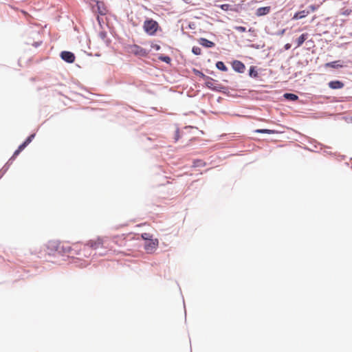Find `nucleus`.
Instances as JSON below:
<instances>
[{
	"instance_id": "obj_1",
	"label": "nucleus",
	"mask_w": 352,
	"mask_h": 352,
	"mask_svg": "<svg viewBox=\"0 0 352 352\" xmlns=\"http://www.w3.org/2000/svg\"><path fill=\"white\" fill-rule=\"evenodd\" d=\"M160 25L156 21L152 19H148L144 21L143 24V29L144 32L151 36H153L156 34Z\"/></svg>"
},
{
	"instance_id": "obj_2",
	"label": "nucleus",
	"mask_w": 352,
	"mask_h": 352,
	"mask_svg": "<svg viewBox=\"0 0 352 352\" xmlns=\"http://www.w3.org/2000/svg\"><path fill=\"white\" fill-rule=\"evenodd\" d=\"M106 244L107 241H104V239L98 237L95 239L88 241L85 244L84 249L87 247L91 248L93 250H97L102 248H107V245H106Z\"/></svg>"
},
{
	"instance_id": "obj_3",
	"label": "nucleus",
	"mask_w": 352,
	"mask_h": 352,
	"mask_svg": "<svg viewBox=\"0 0 352 352\" xmlns=\"http://www.w3.org/2000/svg\"><path fill=\"white\" fill-rule=\"evenodd\" d=\"M159 241L157 239H152L148 241H145L144 250L148 253H153L157 248Z\"/></svg>"
},
{
	"instance_id": "obj_4",
	"label": "nucleus",
	"mask_w": 352,
	"mask_h": 352,
	"mask_svg": "<svg viewBox=\"0 0 352 352\" xmlns=\"http://www.w3.org/2000/svg\"><path fill=\"white\" fill-rule=\"evenodd\" d=\"M129 52L140 56H146L147 55L146 51L142 47L138 45H131L129 46Z\"/></svg>"
},
{
	"instance_id": "obj_5",
	"label": "nucleus",
	"mask_w": 352,
	"mask_h": 352,
	"mask_svg": "<svg viewBox=\"0 0 352 352\" xmlns=\"http://www.w3.org/2000/svg\"><path fill=\"white\" fill-rule=\"evenodd\" d=\"M60 57L63 60L69 63H73L76 58L74 54L68 51L62 52L60 53Z\"/></svg>"
},
{
	"instance_id": "obj_6",
	"label": "nucleus",
	"mask_w": 352,
	"mask_h": 352,
	"mask_svg": "<svg viewBox=\"0 0 352 352\" xmlns=\"http://www.w3.org/2000/svg\"><path fill=\"white\" fill-rule=\"evenodd\" d=\"M201 78H204L206 80L205 84H206L207 87H208L210 89H212V90H217L218 89V88L216 86H214V80L213 79H212L211 78L206 76L204 74H201Z\"/></svg>"
},
{
	"instance_id": "obj_7",
	"label": "nucleus",
	"mask_w": 352,
	"mask_h": 352,
	"mask_svg": "<svg viewBox=\"0 0 352 352\" xmlns=\"http://www.w3.org/2000/svg\"><path fill=\"white\" fill-rule=\"evenodd\" d=\"M233 69L239 73L244 72L245 69V65L239 60H234L232 63Z\"/></svg>"
},
{
	"instance_id": "obj_8",
	"label": "nucleus",
	"mask_w": 352,
	"mask_h": 352,
	"mask_svg": "<svg viewBox=\"0 0 352 352\" xmlns=\"http://www.w3.org/2000/svg\"><path fill=\"white\" fill-rule=\"evenodd\" d=\"M270 7H261L256 10V14L258 16H261L267 14L270 12Z\"/></svg>"
},
{
	"instance_id": "obj_9",
	"label": "nucleus",
	"mask_w": 352,
	"mask_h": 352,
	"mask_svg": "<svg viewBox=\"0 0 352 352\" xmlns=\"http://www.w3.org/2000/svg\"><path fill=\"white\" fill-rule=\"evenodd\" d=\"M329 87L333 89H342L344 87V83L340 80H333L329 82Z\"/></svg>"
},
{
	"instance_id": "obj_10",
	"label": "nucleus",
	"mask_w": 352,
	"mask_h": 352,
	"mask_svg": "<svg viewBox=\"0 0 352 352\" xmlns=\"http://www.w3.org/2000/svg\"><path fill=\"white\" fill-rule=\"evenodd\" d=\"M309 14V10H302V11L295 13L294 15L293 16L292 19H295V20L301 19L307 16Z\"/></svg>"
},
{
	"instance_id": "obj_11",
	"label": "nucleus",
	"mask_w": 352,
	"mask_h": 352,
	"mask_svg": "<svg viewBox=\"0 0 352 352\" xmlns=\"http://www.w3.org/2000/svg\"><path fill=\"white\" fill-rule=\"evenodd\" d=\"M340 60H336L330 63H327L324 65L325 67H331L334 69L341 68L343 67V65L340 64Z\"/></svg>"
},
{
	"instance_id": "obj_12",
	"label": "nucleus",
	"mask_w": 352,
	"mask_h": 352,
	"mask_svg": "<svg viewBox=\"0 0 352 352\" xmlns=\"http://www.w3.org/2000/svg\"><path fill=\"white\" fill-rule=\"evenodd\" d=\"M199 44L206 47H212L214 46V43L206 38H201L199 41Z\"/></svg>"
},
{
	"instance_id": "obj_13",
	"label": "nucleus",
	"mask_w": 352,
	"mask_h": 352,
	"mask_svg": "<svg viewBox=\"0 0 352 352\" xmlns=\"http://www.w3.org/2000/svg\"><path fill=\"white\" fill-rule=\"evenodd\" d=\"M96 7H97V11L100 14H101V15L106 14L107 10H106V8L102 2L97 1Z\"/></svg>"
},
{
	"instance_id": "obj_14",
	"label": "nucleus",
	"mask_w": 352,
	"mask_h": 352,
	"mask_svg": "<svg viewBox=\"0 0 352 352\" xmlns=\"http://www.w3.org/2000/svg\"><path fill=\"white\" fill-rule=\"evenodd\" d=\"M307 37L308 34L307 33L301 34L296 40V47H299L300 46H301L305 41V40L307 38Z\"/></svg>"
},
{
	"instance_id": "obj_15",
	"label": "nucleus",
	"mask_w": 352,
	"mask_h": 352,
	"mask_svg": "<svg viewBox=\"0 0 352 352\" xmlns=\"http://www.w3.org/2000/svg\"><path fill=\"white\" fill-rule=\"evenodd\" d=\"M27 146V145L25 144V142H23V144H21L19 147L18 148L14 151L12 158H15L25 147Z\"/></svg>"
},
{
	"instance_id": "obj_16",
	"label": "nucleus",
	"mask_w": 352,
	"mask_h": 352,
	"mask_svg": "<svg viewBox=\"0 0 352 352\" xmlns=\"http://www.w3.org/2000/svg\"><path fill=\"white\" fill-rule=\"evenodd\" d=\"M206 166V163L201 160H194L192 166L193 167H204Z\"/></svg>"
},
{
	"instance_id": "obj_17",
	"label": "nucleus",
	"mask_w": 352,
	"mask_h": 352,
	"mask_svg": "<svg viewBox=\"0 0 352 352\" xmlns=\"http://www.w3.org/2000/svg\"><path fill=\"white\" fill-rule=\"evenodd\" d=\"M216 67L219 70L226 72L228 70L227 67L225 65V64L222 61H218L216 63Z\"/></svg>"
},
{
	"instance_id": "obj_18",
	"label": "nucleus",
	"mask_w": 352,
	"mask_h": 352,
	"mask_svg": "<svg viewBox=\"0 0 352 352\" xmlns=\"http://www.w3.org/2000/svg\"><path fill=\"white\" fill-rule=\"evenodd\" d=\"M284 97L286 99H288V100H290L292 101H295V100H298V96H296V94H285Z\"/></svg>"
},
{
	"instance_id": "obj_19",
	"label": "nucleus",
	"mask_w": 352,
	"mask_h": 352,
	"mask_svg": "<svg viewBox=\"0 0 352 352\" xmlns=\"http://www.w3.org/2000/svg\"><path fill=\"white\" fill-rule=\"evenodd\" d=\"M256 133H267V134H273L274 133V131L270 129H257L255 131Z\"/></svg>"
},
{
	"instance_id": "obj_20",
	"label": "nucleus",
	"mask_w": 352,
	"mask_h": 352,
	"mask_svg": "<svg viewBox=\"0 0 352 352\" xmlns=\"http://www.w3.org/2000/svg\"><path fill=\"white\" fill-rule=\"evenodd\" d=\"M192 52L195 55H200L201 54V49L199 47L194 46L192 47Z\"/></svg>"
},
{
	"instance_id": "obj_21",
	"label": "nucleus",
	"mask_w": 352,
	"mask_h": 352,
	"mask_svg": "<svg viewBox=\"0 0 352 352\" xmlns=\"http://www.w3.org/2000/svg\"><path fill=\"white\" fill-rule=\"evenodd\" d=\"M159 59H160L161 60H162L166 63H169L171 60L170 58L168 56H160L159 57Z\"/></svg>"
},
{
	"instance_id": "obj_22",
	"label": "nucleus",
	"mask_w": 352,
	"mask_h": 352,
	"mask_svg": "<svg viewBox=\"0 0 352 352\" xmlns=\"http://www.w3.org/2000/svg\"><path fill=\"white\" fill-rule=\"evenodd\" d=\"M142 238L146 241H148V240L152 239V236L149 233H143L142 234Z\"/></svg>"
},
{
	"instance_id": "obj_23",
	"label": "nucleus",
	"mask_w": 352,
	"mask_h": 352,
	"mask_svg": "<svg viewBox=\"0 0 352 352\" xmlns=\"http://www.w3.org/2000/svg\"><path fill=\"white\" fill-rule=\"evenodd\" d=\"M35 137V134H32L30 135L26 140L24 142L25 143V144L28 146L32 141V140Z\"/></svg>"
},
{
	"instance_id": "obj_24",
	"label": "nucleus",
	"mask_w": 352,
	"mask_h": 352,
	"mask_svg": "<svg viewBox=\"0 0 352 352\" xmlns=\"http://www.w3.org/2000/svg\"><path fill=\"white\" fill-rule=\"evenodd\" d=\"M219 7L223 10L227 11L230 9V6L229 4H222V5L219 6Z\"/></svg>"
},
{
	"instance_id": "obj_25",
	"label": "nucleus",
	"mask_w": 352,
	"mask_h": 352,
	"mask_svg": "<svg viewBox=\"0 0 352 352\" xmlns=\"http://www.w3.org/2000/svg\"><path fill=\"white\" fill-rule=\"evenodd\" d=\"M234 29L239 32H244L246 31V28L245 27H243V26H236L234 28Z\"/></svg>"
},
{
	"instance_id": "obj_26",
	"label": "nucleus",
	"mask_w": 352,
	"mask_h": 352,
	"mask_svg": "<svg viewBox=\"0 0 352 352\" xmlns=\"http://www.w3.org/2000/svg\"><path fill=\"white\" fill-rule=\"evenodd\" d=\"M179 138V131L177 130L176 132H175V142L177 141Z\"/></svg>"
},
{
	"instance_id": "obj_27",
	"label": "nucleus",
	"mask_w": 352,
	"mask_h": 352,
	"mask_svg": "<svg viewBox=\"0 0 352 352\" xmlns=\"http://www.w3.org/2000/svg\"><path fill=\"white\" fill-rule=\"evenodd\" d=\"M284 47H285V49L286 50H289L291 48V44L290 43H287V44L285 45Z\"/></svg>"
},
{
	"instance_id": "obj_28",
	"label": "nucleus",
	"mask_w": 352,
	"mask_h": 352,
	"mask_svg": "<svg viewBox=\"0 0 352 352\" xmlns=\"http://www.w3.org/2000/svg\"><path fill=\"white\" fill-rule=\"evenodd\" d=\"M309 8L311 9V12H314L316 10V8L314 6H310Z\"/></svg>"
},
{
	"instance_id": "obj_29",
	"label": "nucleus",
	"mask_w": 352,
	"mask_h": 352,
	"mask_svg": "<svg viewBox=\"0 0 352 352\" xmlns=\"http://www.w3.org/2000/svg\"><path fill=\"white\" fill-rule=\"evenodd\" d=\"M153 47H154L155 50H160V45H155Z\"/></svg>"
},
{
	"instance_id": "obj_30",
	"label": "nucleus",
	"mask_w": 352,
	"mask_h": 352,
	"mask_svg": "<svg viewBox=\"0 0 352 352\" xmlns=\"http://www.w3.org/2000/svg\"><path fill=\"white\" fill-rule=\"evenodd\" d=\"M196 73L200 76L201 77V74H203L202 72H199V71H197Z\"/></svg>"
}]
</instances>
